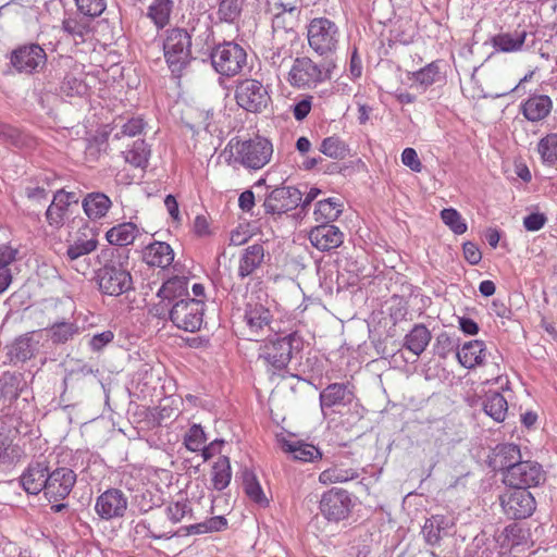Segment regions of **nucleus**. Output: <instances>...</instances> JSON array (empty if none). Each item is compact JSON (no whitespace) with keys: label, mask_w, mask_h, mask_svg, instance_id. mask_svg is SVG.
Listing matches in <instances>:
<instances>
[{"label":"nucleus","mask_w":557,"mask_h":557,"mask_svg":"<svg viewBox=\"0 0 557 557\" xmlns=\"http://www.w3.org/2000/svg\"><path fill=\"white\" fill-rule=\"evenodd\" d=\"M205 442L206 434L199 424L191 425L184 437L186 448L194 453L202 450Z\"/></svg>","instance_id":"obj_52"},{"label":"nucleus","mask_w":557,"mask_h":557,"mask_svg":"<svg viewBox=\"0 0 557 557\" xmlns=\"http://www.w3.org/2000/svg\"><path fill=\"white\" fill-rule=\"evenodd\" d=\"M243 486L246 495L252 502L260 505L261 507H267L269 505V500L265 497L256 474L248 469L243 471Z\"/></svg>","instance_id":"obj_44"},{"label":"nucleus","mask_w":557,"mask_h":557,"mask_svg":"<svg viewBox=\"0 0 557 557\" xmlns=\"http://www.w3.org/2000/svg\"><path fill=\"white\" fill-rule=\"evenodd\" d=\"M140 234L139 228L133 222H124L111 227L107 234V240L113 245L122 247L128 246L134 243L136 237Z\"/></svg>","instance_id":"obj_34"},{"label":"nucleus","mask_w":557,"mask_h":557,"mask_svg":"<svg viewBox=\"0 0 557 557\" xmlns=\"http://www.w3.org/2000/svg\"><path fill=\"white\" fill-rule=\"evenodd\" d=\"M341 33L338 26L326 17H315L307 27L309 47L321 57H330L335 53Z\"/></svg>","instance_id":"obj_4"},{"label":"nucleus","mask_w":557,"mask_h":557,"mask_svg":"<svg viewBox=\"0 0 557 557\" xmlns=\"http://www.w3.org/2000/svg\"><path fill=\"white\" fill-rule=\"evenodd\" d=\"M293 37H272L269 48L264 52L267 62L276 69L282 67L293 58Z\"/></svg>","instance_id":"obj_23"},{"label":"nucleus","mask_w":557,"mask_h":557,"mask_svg":"<svg viewBox=\"0 0 557 557\" xmlns=\"http://www.w3.org/2000/svg\"><path fill=\"white\" fill-rule=\"evenodd\" d=\"M122 154L126 163L134 168L145 169L148 165L151 150L144 139H137L122 151Z\"/></svg>","instance_id":"obj_36"},{"label":"nucleus","mask_w":557,"mask_h":557,"mask_svg":"<svg viewBox=\"0 0 557 557\" xmlns=\"http://www.w3.org/2000/svg\"><path fill=\"white\" fill-rule=\"evenodd\" d=\"M552 109L553 101L547 95H532L520 104L521 113L532 123L545 120Z\"/></svg>","instance_id":"obj_22"},{"label":"nucleus","mask_w":557,"mask_h":557,"mask_svg":"<svg viewBox=\"0 0 557 557\" xmlns=\"http://www.w3.org/2000/svg\"><path fill=\"white\" fill-rule=\"evenodd\" d=\"M62 90L70 96L82 95L86 90V85L82 79L66 75L62 83Z\"/></svg>","instance_id":"obj_60"},{"label":"nucleus","mask_w":557,"mask_h":557,"mask_svg":"<svg viewBox=\"0 0 557 557\" xmlns=\"http://www.w3.org/2000/svg\"><path fill=\"white\" fill-rule=\"evenodd\" d=\"M457 347L458 339L449 335L447 332H442L436 336L434 354L444 359Z\"/></svg>","instance_id":"obj_54"},{"label":"nucleus","mask_w":557,"mask_h":557,"mask_svg":"<svg viewBox=\"0 0 557 557\" xmlns=\"http://www.w3.org/2000/svg\"><path fill=\"white\" fill-rule=\"evenodd\" d=\"M76 483L75 472L65 467L57 468L48 473L45 496L49 502L66 498Z\"/></svg>","instance_id":"obj_17"},{"label":"nucleus","mask_w":557,"mask_h":557,"mask_svg":"<svg viewBox=\"0 0 557 557\" xmlns=\"http://www.w3.org/2000/svg\"><path fill=\"white\" fill-rule=\"evenodd\" d=\"M284 450L290 453L297 460L311 462L315 459H321L322 454L318 447L312 444L297 442H286L284 444Z\"/></svg>","instance_id":"obj_42"},{"label":"nucleus","mask_w":557,"mask_h":557,"mask_svg":"<svg viewBox=\"0 0 557 557\" xmlns=\"http://www.w3.org/2000/svg\"><path fill=\"white\" fill-rule=\"evenodd\" d=\"M453 525L454 522L450 518L443 515H434L426 519L422 528L423 537L429 545L435 546L444 536L449 534Z\"/></svg>","instance_id":"obj_26"},{"label":"nucleus","mask_w":557,"mask_h":557,"mask_svg":"<svg viewBox=\"0 0 557 557\" xmlns=\"http://www.w3.org/2000/svg\"><path fill=\"white\" fill-rule=\"evenodd\" d=\"M46 62L47 54L37 44L22 46L11 54V64L20 73L33 74L39 72L44 69Z\"/></svg>","instance_id":"obj_15"},{"label":"nucleus","mask_w":557,"mask_h":557,"mask_svg":"<svg viewBox=\"0 0 557 557\" xmlns=\"http://www.w3.org/2000/svg\"><path fill=\"white\" fill-rule=\"evenodd\" d=\"M102 259L103 263L96 272V282L100 293L119 297L133 290L128 250L111 248L102 252Z\"/></svg>","instance_id":"obj_1"},{"label":"nucleus","mask_w":557,"mask_h":557,"mask_svg":"<svg viewBox=\"0 0 557 557\" xmlns=\"http://www.w3.org/2000/svg\"><path fill=\"white\" fill-rule=\"evenodd\" d=\"M38 341L34 339V333H26L18 336L9 346L8 356L10 362L16 364L29 360L38 350Z\"/></svg>","instance_id":"obj_27"},{"label":"nucleus","mask_w":557,"mask_h":557,"mask_svg":"<svg viewBox=\"0 0 557 557\" xmlns=\"http://www.w3.org/2000/svg\"><path fill=\"white\" fill-rule=\"evenodd\" d=\"M72 202H77L74 193H66L63 189L58 190L46 211L48 224L54 228H60L64 224L65 214Z\"/></svg>","instance_id":"obj_21"},{"label":"nucleus","mask_w":557,"mask_h":557,"mask_svg":"<svg viewBox=\"0 0 557 557\" xmlns=\"http://www.w3.org/2000/svg\"><path fill=\"white\" fill-rule=\"evenodd\" d=\"M485 351L486 347L483 341H470L465 343L461 349L457 350V359L462 367L473 369L476 366L483 364Z\"/></svg>","instance_id":"obj_29"},{"label":"nucleus","mask_w":557,"mask_h":557,"mask_svg":"<svg viewBox=\"0 0 557 557\" xmlns=\"http://www.w3.org/2000/svg\"><path fill=\"white\" fill-rule=\"evenodd\" d=\"M162 42L165 62L172 73H181L191 60V35L186 28L172 27L164 32Z\"/></svg>","instance_id":"obj_2"},{"label":"nucleus","mask_w":557,"mask_h":557,"mask_svg":"<svg viewBox=\"0 0 557 557\" xmlns=\"http://www.w3.org/2000/svg\"><path fill=\"white\" fill-rule=\"evenodd\" d=\"M546 221L543 213H531L523 219V226L529 232H536L545 225Z\"/></svg>","instance_id":"obj_64"},{"label":"nucleus","mask_w":557,"mask_h":557,"mask_svg":"<svg viewBox=\"0 0 557 557\" xmlns=\"http://www.w3.org/2000/svg\"><path fill=\"white\" fill-rule=\"evenodd\" d=\"M536 150L544 164H557V133H549L537 143Z\"/></svg>","instance_id":"obj_48"},{"label":"nucleus","mask_w":557,"mask_h":557,"mask_svg":"<svg viewBox=\"0 0 557 557\" xmlns=\"http://www.w3.org/2000/svg\"><path fill=\"white\" fill-rule=\"evenodd\" d=\"M244 0H219L216 18L220 23L235 24L243 12Z\"/></svg>","instance_id":"obj_43"},{"label":"nucleus","mask_w":557,"mask_h":557,"mask_svg":"<svg viewBox=\"0 0 557 557\" xmlns=\"http://www.w3.org/2000/svg\"><path fill=\"white\" fill-rule=\"evenodd\" d=\"M188 513H191V508L186 499L170 503L165 508V515L173 523L181 522Z\"/></svg>","instance_id":"obj_57"},{"label":"nucleus","mask_w":557,"mask_h":557,"mask_svg":"<svg viewBox=\"0 0 557 557\" xmlns=\"http://www.w3.org/2000/svg\"><path fill=\"white\" fill-rule=\"evenodd\" d=\"M483 410L495 421L503 422L508 411V404L500 393L493 392L486 395L483 401Z\"/></svg>","instance_id":"obj_40"},{"label":"nucleus","mask_w":557,"mask_h":557,"mask_svg":"<svg viewBox=\"0 0 557 557\" xmlns=\"http://www.w3.org/2000/svg\"><path fill=\"white\" fill-rule=\"evenodd\" d=\"M273 314L270 309L252 297L246 302L243 322L249 339L258 341L257 337L272 330Z\"/></svg>","instance_id":"obj_10"},{"label":"nucleus","mask_w":557,"mask_h":557,"mask_svg":"<svg viewBox=\"0 0 557 557\" xmlns=\"http://www.w3.org/2000/svg\"><path fill=\"white\" fill-rule=\"evenodd\" d=\"M521 461V451L518 445L503 444L496 447L491 461L493 468L506 474L513 466Z\"/></svg>","instance_id":"obj_28"},{"label":"nucleus","mask_w":557,"mask_h":557,"mask_svg":"<svg viewBox=\"0 0 557 557\" xmlns=\"http://www.w3.org/2000/svg\"><path fill=\"white\" fill-rule=\"evenodd\" d=\"M352 507L350 494L343 490L333 487L324 492L319 503L321 515L329 521H342L348 518Z\"/></svg>","instance_id":"obj_12"},{"label":"nucleus","mask_w":557,"mask_h":557,"mask_svg":"<svg viewBox=\"0 0 557 557\" xmlns=\"http://www.w3.org/2000/svg\"><path fill=\"white\" fill-rule=\"evenodd\" d=\"M77 10L85 16L98 17L107 8L106 0H74Z\"/></svg>","instance_id":"obj_56"},{"label":"nucleus","mask_w":557,"mask_h":557,"mask_svg":"<svg viewBox=\"0 0 557 557\" xmlns=\"http://www.w3.org/2000/svg\"><path fill=\"white\" fill-rule=\"evenodd\" d=\"M114 338V333L110 330L95 334L89 339V347L92 351H100L110 344Z\"/></svg>","instance_id":"obj_62"},{"label":"nucleus","mask_w":557,"mask_h":557,"mask_svg":"<svg viewBox=\"0 0 557 557\" xmlns=\"http://www.w3.org/2000/svg\"><path fill=\"white\" fill-rule=\"evenodd\" d=\"M312 100L311 95H306L292 106V112L296 121H302L308 116L312 108Z\"/></svg>","instance_id":"obj_58"},{"label":"nucleus","mask_w":557,"mask_h":557,"mask_svg":"<svg viewBox=\"0 0 557 557\" xmlns=\"http://www.w3.org/2000/svg\"><path fill=\"white\" fill-rule=\"evenodd\" d=\"M48 473V467L41 462L29 465L20 478L21 485L32 495L45 492Z\"/></svg>","instance_id":"obj_25"},{"label":"nucleus","mask_w":557,"mask_h":557,"mask_svg":"<svg viewBox=\"0 0 557 557\" xmlns=\"http://www.w3.org/2000/svg\"><path fill=\"white\" fill-rule=\"evenodd\" d=\"M302 199L301 191L292 186L273 189L265 198L263 207L269 214H283L297 208Z\"/></svg>","instance_id":"obj_16"},{"label":"nucleus","mask_w":557,"mask_h":557,"mask_svg":"<svg viewBox=\"0 0 557 557\" xmlns=\"http://www.w3.org/2000/svg\"><path fill=\"white\" fill-rule=\"evenodd\" d=\"M62 29L69 36L73 37L74 40H85V36L89 33V27L83 21L76 17H69L62 22Z\"/></svg>","instance_id":"obj_53"},{"label":"nucleus","mask_w":557,"mask_h":557,"mask_svg":"<svg viewBox=\"0 0 557 557\" xmlns=\"http://www.w3.org/2000/svg\"><path fill=\"white\" fill-rule=\"evenodd\" d=\"M528 33L525 29L517 28L512 33H500L492 37V46L496 51L517 52L524 45Z\"/></svg>","instance_id":"obj_32"},{"label":"nucleus","mask_w":557,"mask_h":557,"mask_svg":"<svg viewBox=\"0 0 557 557\" xmlns=\"http://www.w3.org/2000/svg\"><path fill=\"white\" fill-rule=\"evenodd\" d=\"M342 205L336 198H327L317 202L313 215L317 222L330 224L342 214Z\"/></svg>","instance_id":"obj_38"},{"label":"nucleus","mask_w":557,"mask_h":557,"mask_svg":"<svg viewBox=\"0 0 557 557\" xmlns=\"http://www.w3.org/2000/svg\"><path fill=\"white\" fill-rule=\"evenodd\" d=\"M320 151L332 159L342 160L348 153L347 145L337 136H330L322 140Z\"/></svg>","instance_id":"obj_50"},{"label":"nucleus","mask_w":557,"mask_h":557,"mask_svg":"<svg viewBox=\"0 0 557 557\" xmlns=\"http://www.w3.org/2000/svg\"><path fill=\"white\" fill-rule=\"evenodd\" d=\"M441 219L443 223L449 227L451 232L461 235L467 232V223L461 214L454 208H445L441 211Z\"/></svg>","instance_id":"obj_51"},{"label":"nucleus","mask_w":557,"mask_h":557,"mask_svg":"<svg viewBox=\"0 0 557 557\" xmlns=\"http://www.w3.org/2000/svg\"><path fill=\"white\" fill-rule=\"evenodd\" d=\"M144 260L151 267L164 269L173 262L174 252L169 244L154 242L146 247Z\"/></svg>","instance_id":"obj_31"},{"label":"nucleus","mask_w":557,"mask_h":557,"mask_svg":"<svg viewBox=\"0 0 557 557\" xmlns=\"http://www.w3.org/2000/svg\"><path fill=\"white\" fill-rule=\"evenodd\" d=\"M311 245L320 251H331L344 242V233L333 224H320L309 232Z\"/></svg>","instance_id":"obj_19"},{"label":"nucleus","mask_w":557,"mask_h":557,"mask_svg":"<svg viewBox=\"0 0 557 557\" xmlns=\"http://www.w3.org/2000/svg\"><path fill=\"white\" fill-rule=\"evenodd\" d=\"M210 58L214 70L227 77L237 75L247 62L246 50L233 41L218 45Z\"/></svg>","instance_id":"obj_7"},{"label":"nucleus","mask_w":557,"mask_h":557,"mask_svg":"<svg viewBox=\"0 0 557 557\" xmlns=\"http://www.w3.org/2000/svg\"><path fill=\"white\" fill-rule=\"evenodd\" d=\"M17 250L11 247L0 249V294L4 293L12 283V271L10 265L16 259Z\"/></svg>","instance_id":"obj_46"},{"label":"nucleus","mask_w":557,"mask_h":557,"mask_svg":"<svg viewBox=\"0 0 557 557\" xmlns=\"http://www.w3.org/2000/svg\"><path fill=\"white\" fill-rule=\"evenodd\" d=\"M236 103L247 112L261 113L271 103L268 88L258 79L240 81L235 89Z\"/></svg>","instance_id":"obj_8"},{"label":"nucleus","mask_w":557,"mask_h":557,"mask_svg":"<svg viewBox=\"0 0 557 557\" xmlns=\"http://www.w3.org/2000/svg\"><path fill=\"white\" fill-rule=\"evenodd\" d=\"M205 301L202 299L177 300L169 308L170 321L185 332H197L203 323Z\"/></svg>","instance_id":"obj_6"},{"label":"nucleus","mask_w":557,"mask_h":557,"mask_svg":"<svg viewBox=\"0 0 557 557\" xmlns=\"http://www.w3.org/2000/svg\"><path fill=\"white\" fill-rule=\"evenodd\" d=\"M272 153V144L265 138L257 137L237 143L235 160L246 168L259 170L270 162Z\"/></svg>","instance_id":"obj_9"},{"label":"nucleus","mask_w":557,"mask_h":557,"mask_svg":"<svg viewBox=\"0 0 557 557\" xmlns=\"http://www.w3.org/2000/svg\"><path fill=\"white\" fill-rule=\"evenodd\" d=\"M432 339L430 330L422 323L414 324L404 337L403 346L419 357L422 355Z\"/></svg>","instance_id":"obj_30"},{"label":"nucleus","mask_w":557,"mask_h":557,"mask_svg":"<svg viewBox=\"0 0 557 557\" xmlns=\"http://www.w3.org/2000/svg\"><path fill=\"white\" fill-rule=\"evenodd\" d=\"M355 397L354 386L350 383L329 384L319 396L322 414L326 417L327 409L351 405Z\"/></svg>","instance_id":"obj_18"},{"label":"nucleus","mask_w":557,"mask_h":557,"mask_svg":"<svg viewBox=\"0 0 557 557\" xmlns=\"http://www.w3.org/2000/svg\"><path fill=\"white\" fill-rule=\"evenodd\" d=\"M500 505L504 513L509 519L513 520L530 517L536 508L535 498L525 488H519L504 494L500 497Z\"/></svg>","instance_id":"obj_14"},{"label":"nucleus","mask_w":557,"mask_h":557,"mask_svg":"<svg viewBox=\"0 0 557 557\" xmlns=\"http://www.w3.org/2000/svg\"><path fill=\"white\" fill-rule=\"evenodd\" d=\"M81 327L76 322L59 321L53 323L49 329V336L54 344H64L71 341L75 335L79 334Z\"/></svg>","instance_id":"obj_45"},{"label":"nucleus","mask_w":557,"mask_h":557,"mask_svg":"<svg viewBox=\"0 0 557 557\" xmlns=\"http://www.w3.org/2000/svg\"><path fill=\"white\" fill-rule=\"evenodd\" d=\"M331 78V69L309 57H297L287 73L288 84L298 89H311Z\"/></svg>","instance_id":"obj_3"},{"label":"nucleus","mask_w":557,"mask_h":557,"mask_svg":"<svg viewBox=\"0 0 557 557\" xmlns=\"http://www.w3.org/2000/svg\"><path fill=\"white\" fill-rule=\"evenodd\" d=\"M29 137L14 126L0 122V141L16 148L28 145Z\"/></svg>","instance_id":"obj_49"},{"label":"nucleus","mask_w":557,"mask_h":557,"mask_svg":"<svg viewBox=\"0 0 557 557\" xmlns=\"http://www.w3.org/2000/svg\"><path fill=\"white\" fill-rule=\"evenodd\" d=\"M301 338L294 332L288 335L276 337L269 341L261 347L260 358L275 371H281L287 367L294 352L301 349Z\"/></svg>","instance_id":"obj_5"},{"label":"nucleus","mask_w":557,"mask_h":557,"mask_svg":"<svg viewBox=\"0 0 557 557\" xmlns=\"http://www.w3.org/2000/svg\"><path fill=\"white\" fill-rule=\"evenodd\" d=\"M265 257L262 244H253L244 248L239 255L237 276L240 280L252 276L261 269Z\"/></svg>","instance_id":"obj_20"},{"label":"nucleus","mask_w":557,"mask_h":557,"mask_svg":"<svg viewBox=\"0 0 557 557\" xmlns=\"http://www.w3.org/2000/svg\"><path fill=\"white\" fill-rule=\"evenodd\" d=\"M157 296L161 298V304L165 307H171L177 300L189 297L188 278L185 276L169 278L158 289Z\"/></svg>","instance_id":"obj_24"},{"label":"nucleus","mask_w":557,"mask_h":557,"mask_svg":"<svg viewBox=\"0 0 557 557\" xmlns=\"http://www.w3.org/2000/svg\"><path fill=\"white\" fill-rule=\"evenodd\" d=\"M144 128L145 122L141 117H132L113 134L112 138L120 140L124 137H135L141 134Z\"/></svg>","instance_id":"obj_55"},{"label":"nucleus","mask_w":557,"mask_h":557,"mask_svg":"<svg viewBox=\"0 0 557 557\" xmlns=\"http://www.w3.org/2000/svg\"><path fill=\"white\" fill-rule=\"evenodd\" d=\"M408 78L413 81L422 91H425L430 86L442 79L440 62L433 61L424 67L409 73Z\"/></svg>","instance_id":"obj_37"},{"label":"nucleus","mask_w":557,"mask_h":557,"mask_svg":"<svg viewBox=\"0 0 557 557\" xmlns=\"http://www.w3.org/2000/svg\"><path fill=\"white\" fill-rule=\"evenodd\" d=\"M359 476V473L354 468H345L343 466L335 465L329 469L323 470L319 474V482L327 485L335 483H345L355 480Z\"/></svg>","instance_id":"obj_39"},{"label":"nucleus","mask_w":557,"mask_h":557,"mask_svg":"<svg viewBox=\"0 0 557 557\" xmlns=\"http://www.w3.org/2000/svg\"><path fill=\"white\" fill-rule=\"evenodd\" d=\"M128 507V498L119 488H108L101 493L95 503V512L102 520L110 521L123 518Z\"/></svg>","instance_id":"obj_13"},{"label":"nucleus","mask_w":557,"mask_h":557,"mask_svg":"<svg viewBox=\"0 0 557 557\" xmlns=\"http://www.w3.org/2000/svg\"><path fill=\"white\" fill-rule=\"evenodd\" d=\"M231 479L230 459L226 456H220L212 467V486L216 491H223L230 485Z\"/></svg>","instance_id":"obj_41"},{"label":"nucleus","mask_w":557,"mask_h":557,"mask_svg":"<svg viewBox=\"0 0 557 557\" xmlns=\"http://www.w3.org/2000/svg\"><path fill=\"white\" fill-rule=\"evenodd\" d=\"M285 15L283 13H276L272 20V37H293L296 38V34L292 28H286Z\"/></svg>","instance_id":"obj_59"},{"label":"nucleus","mask_w":557,"mask_h":557,"mask_svg":"<svg viewBox=\"0 0 557 557\" xmlns=\"http://www.w3.org/2000/svg\"><path fill=\"white\" fill-rule=\"evenodd\" d=\"M0 393L3 397L10 399L17 398V386L15 385V379L12 375H3L0 379Z\"/></svg>","instance_id":"obj_63"},{"label":"nucleus","mask_w":557,"mask_h":557,"mask_svg":"<svg viewBox=\"0 0 557 557\" xmlns=\"http://www.w3.org/2000/svg\"><path fill=\"white\" fill-rule=\"evenodd\" d=\"M82 206L90 220H99L108 213L112 201L103 193H90L84 198Z\"/></svg>","instance_id":"obj_35"},{"label":"nucleus","mask_w":557,"mask_h":557,"mask_svg":"<svg viewBox=\"0 0 557 557\" xmlns=\"http://www.w3.org/2000/svg\"><path fill=\"white\" fill-rule=\"evenodd\" d=\"M401 162L413 172L422 171V163L413 148H405L401 152Z\"/></svg>","instance_id":"obj_61"},{"label":"nucleus","mask_w":557,"mask_h":557,"mask_svg":"<svg viewBox=\"0 0 557 557\" xmlns=\"http://www.w3.org/2000/svg\"><path fill=\"white\" fill-rule=\"evenodd\" d=\"M545 481L542 466L535 461H520L503 476V482L515 490L539 486Z\"/></svg>","instance_id":"obj_11"},{"label":"nucleus","mask_w":557,"mask_h":557,"mask_svg":"<svg viewBox=\"0 0 557 557\" xmlns=\"http://www.w3.org/2000/svg\"><path fill=\"white\" fill-rule=\"evenodd\" d=\"M98 245L97 239H82L78 238L74 243L70 244L64 253L65 260L67 262H77L79 259L88 257L94 250H96Z\"/></svg>","instance_id":"obj_47"},{"label":"nucleus","mask_w":557,"mask_h":557,"mask_svg":"<svg viewBox=\"0 0 557 557\" xmlns=\"http://www.w3.org/2000/svg\"><path fill=\"white\" fill-rule=\"evenodd\" d=\"M173 9L174 0H151L146 16L158 30H161L170 24Z\"/></svg>","instance_id":"obj_33"}]
</instances>
